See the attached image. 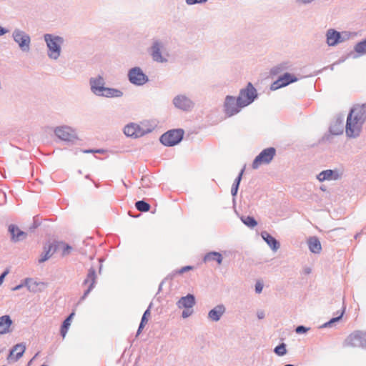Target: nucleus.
<instances>
[{
    "label": "nucleus",
    "mask_w": 366,
    "mask_h": 366,
    "mask_svg": "<svg viewBox=\"0 0 366 366\" xmlns=\"http://www.w3.org/2000/svg\"><path fill=\"white\" fill-rule=\"evenodd\" d=\"M81 152L85 154L94 153V149H83Z\"/></svg>",
    "instance_id": "680f3d73"
},
{
    "label": "nucleus",
    "mask_w": 366,
    "mask_h": 366,
    "mask_svg": "<svg viewBox=\"0 0 366 366\" xmlns=\"http://www.w3.org/2000/svg\"><path fill=\"white\" fill-rule=\"evenodd\" d=\"M287 64H288L287 62H282L280 64L272 67L269 71L270 75L276 76V75L279 74L280 73H281L282 71L287 69H288Z\"/></svg>",
    "instance_id": "f704fd0d"
},
{
    "label": "nucleus",
    "mask_w": 366,
    "mask_h": 366,
    "mask_svg": "<svg viewBox=\"0 0 366 366\" xmlns=\"http://www.w3.org/2000/svg\"><path fill=\"white\" fill-rule=\"evenodd\" d=\"M244 170H245V166H244L243 168L239 171L238 175L236 177V178L234 180L232 186H234L235 187H238V188L239 187Z\"/></svg>",
    "instance_id": "a19ab883"
},
{
    "label": "nucleus",
    "mask_w": 366,
    "mask_h": 366,
    "mask_svg": "<svg viewBox=\"0 0 366 366\" xmlns=\"http://www.w3.org/2000/svg\"><path fill=\"white\" fill-rule=\"evenodd\" d=\"M216 262L218 265L222 264L223 256L222 253L216 251H212L206 253L202 258V262L207 263L209 262Z\"/></svg>",
    "instance_id": "393cba45"
},
{
    "label": "nucleus",
    "mask_w": 366,
    "mask_h": 366,
    "mask_svg": "<svg viewBox=\"0 0 366 366\" xmlns=\"http://www.w3.org/2000/svg\"><path fill=\"white\" fill-rule=\"evenodd\" d=\"M136 123H129L126 125L124 128V134L129 137L134 138V134H135L136 129Z\"/></svg>",
    "instance_id": "c9c22d12"
},
{
    "label": "nucleus",
    "mask_w": 366,
    "mask_h": 366,
    "mask_svg": "<svg viewBox=\"0 0 366 366\" xmlns=\"http://www.w3.org/2000/svg\"><path fill=\"white\" fill-rule=\"evenodd\" d=\"M184 310L182 312V317L185 319L191 316L193 313L192 308H184Z\"/></svg>",
    "instance_id": "de8ad7c7"
},
{
    "label": "nucleus",
    "mask_w": 366,
    "mask_h": 366,
    "mask_svg": "<svg viewBox=\"0 0 366 366\" xmlns=\"http://www.w3.org/2000/svg\"><path fill=\"white\" fill-rule=\"evenodd\" d=\"M173 104L179 109L184 112L191 110L194 106V102L187 97L183 94H179L173 99Z\"/></svg>",
    "instance_id": "dca6fc26"
},
{
    "label": "nucleus",
    "mask_w": 366,
    "mask_h": 366,
    "mask_svg": "<svg viewBox=\"0 0 366 366\" xmlns=\"http://www.w3.org/2000/svg\"><path fill=\"white\" fill-rule=\"evenodd\" d=\"M265 315H264V311H259V312H257V317L258 319L259 320H262L264 317Z\"/></svg>",
    "instance_id": "052dcab7"
},
{
    "label": "nucleus",
    "mask_w": 366,
    "mask_h": 366,
    "mask_svg": "<svg viewBox=\"0 0 366 366\" xmlns=\"http://www.w3.org/2000/svg\"><path fill=\"white\" fill-rule=\"evenodd\" d=\"M163 44L159 41H154L151 47V55L152 59L157 62L163 63L167 62V59L162 55V49Z\"/></svg>",
    "instance_id": "a211bd4d"
},
{
    "label": "nucleus",
    "mask_w": 366,
    "mask_h": 366,
    "mask_svg": "<svg viewBox=\"0 0 366 366\" xmlns=\"http://www.w3.org/2000/svg\"><path fill=\"white\" fill-rule=\"evenodd\" d=\"M54 134L61 140L71 144L79 139L75 130L69 126L57 127L54 129Z\"/></svg>",
    "instance_id": "1a4fd4ad"
},
{
    "label": "nucleus",
    "mask_w": 366,
    "mask_h": 366,
    "mask_svg": "<svg viewBox=\"0 0 366 366\" xmlns=\"http://www.w3.org/2000/svg\"><path fill=\"white\" fill-rule=\"evenodd\" d=\"M259 97L256 88L251 82H248L247 86L240 89L238 98L244 107L253 103Z\"/></svg>",
    "instance_id": "20e7f679"
},
{
    "label": "nucleus",
    "mask_w": 366,
    "mask_h": 366,
    "mask_svg": "<svg viewBox=\"0 0 366 366\" xmlns=\"http://www.w3.org/2000/svg\"><path fill=\"white\" fill-rule=\"evenodd\" d=\"M57 240L47 241L43 245V251L38 259V263L41 264L47 261L58 250Z\"/></svg>",
    "instance_id": "4468645a"
},
{
    "label": "nucleus",
    "mask_w": 366,
    "mask_h": 366,
    "mask_svg": "<svg viewBox=\"0 0 366 366\" xmlns=\"http://www.w3.org/2000/svg\"><path fill=\"white\" fill-rule=\"evenodd\" d=\"M340 178V174L336 169L323 170L317 176V179L321 182L325 181L337 180Z\"/></svg>",
    "instance_id": "6ab92c4d"
},
{
    "label": "nucleus",
    "mask_w": 366,
    "mask_h": 366,
    "mask_svg": "<svg viewBox=\"0 0 366 366\" xmlns=\"http://www.w3.org/2000/svg\"><path fill=\"white\" fill-rule=\"evenodd\" d=\"M58 243H56L58 244V248L59 247V246H61L62 247V250H61V257H64L67 255H69L71 251L73 250V247L69 244L68 243H66L63 241H57Z\"/></svg>",
    "instance_id": "72a5a7b5"
},
{
    "label": "nucleus",
    "mask_w": 366,
    "mask_h": 366,
    "mask_svg": "<svg viewBox=\"0 0 366 366\" xmlns=\"http://www.w3.org/2000/svg\"><path fill=\"white\" fill-rule=\"evenodd\" d=\"M344 346L360 347L366 350V332H353L345 339Z\"/></svg>",
    "instance_id": "9d476101"
},
{
    "label": "nucleus",
    "mask_w": 366,
    "mask_h": 366,
    "mask_svg": "<svg viewBox=\"0 0 366 366\" xmlns=\"http://www.w3.org/2000/svg\"><path fill=\"white\" fill-rule=\"evenodd\" d=\"M169 277H165L159 284V288H158V292H160L162 290V286L164 283L166 282V280L168 279Z\"/></svg>",
    "instance_id": "4d7b16f0"
},
{
    "label": "nucleus",
    "mask_w": 366,
    "mask_h": 366,
    "mask_svg": "<svg viewBox=\"0 0 366 366\" xmlns=\"http://www.w3.org/2000/svg\"><path fill=\"white\" fill-rule=\"evenodd\" d=\"M312 269L310 267H306L304 269V274H309L311 273Z\"/></svg>",
    "instance_id": "69168bd1"
},
{
    "label": "nucleus",
    "mask_w": 366,
    "mask_h": 366,
    "mask_svg": "<svg viewBox=\"0 0 366 366\" xmlns=\"http://www.w3.org/2000/svg\"><path fill=\"white\" fill-rule=\"evenodd\" d=\"M9 31L7 29L0 26V36H4V34H7Z\"/></svg>",
    "instance_id": "6e6d98bb"
},
{
    "label": "nucleus",
    "mask_w": 366,
    "mask_h": 366,
    "mask_svg": "<svg viewBox=\"0 0 366 366\" xmlns=\"http://www.w3.org/2000/svg\"><path fill=\"white\" fill-rule=\"evenodd\" d=\"M240 219L247 227L250 229H254L258 224L257 221L253 216H242Z\"/></svg>",
    "instance_id": "7c9ffc66"
},
{
    "label": "nucleus",
    "mask_w": 366,
    "mask_h": 366,
    "mask_svg": "<svg viewBox=\"0 0 366 366\" xmlns=\"http://www.w3.org/2000/svg\"><path fill=\"white\" fill-rule=\"evenodd\" d=\"M9 273V269L6 268L1 274H0V286L2 285L6 276Z\"/></svg>",
    "instance_id": "603ef678"
},
{
    "label": "nucleus",
    "mask_w": 366,
    "mask_h": 366,
    "mask_svg": "<svg viewBox=\"0 0 366 366\" xmlns=\"http://www.w3.org/2000/svg\"><path fill=\"white\" fill-rule=\"evenodd\" d=\"M299 80L295 74L285 72L280 75L270 85V90L275 91L280 88L288 86L290 84L295 83Z\"/></svg>",
    "instance_id": "ddd939ff"
},
{
    "label": "nucleus",
    "mask_w": 366,
    "mask_h": 366,
    "mask_svg": "<svg viewBox=\"0 0 366 366\" xmlns=\"http://www.w3.org/2000/svg\"><path fill=\"white\" fill-rule=\"evenodd\" d=\"M196 304L195 296L193 294H187L186 296L182 297L177 305L179 308H192Z\"/></svg>",
    "instance_id": "5701e85b"
},
{
    "label": "nucleus",
    "mask_w": 366,
    "mask_h": 366,
    "mask_svg": "<svg viewBox=\"0 0 366 366\" xmlns=\"http://www.w3.org/2000/svg\"><path fill=\"white\" fill-rule=\"evenodd\" d=\"M124 93L122 90L116 88L108 87L107 89L105 98H119L123 96Z\"/></svg>",
    "instance_id": "2f4dec72"
},
{
    "label": "nucleus",
    "mask_w": 366,
    "mask_h": 366,
    "mask_svg": "<svg viewBox=\"0 0 366 366\" xmlns=\"http://www.w3.org/2000/svg\"><path fill=\"white\" fill-rule=\"evenodd\" d=\"M310 330V327H307L305 325H298L296 327L295 331L297 334H305Z\"/></svg>",
    "instance_id": "a18cd8bd"
},
{
    "label": "nucleus",
    "mask_w": 366,
    "mask_h": 366,
    "mask_svg": "<svg viewBox=\"0 0 366 366\" xmlns=\"http://www.w3.org/2000/svg\"><path fill=\"white\" fill-rule=\"evenodd\" d=\"M336 230H337V229H332V230L327 232V233L325 234V237L328 239L334 240L333 234Z\"/></svg>",
    "instance_id": "864d4df0"
},
{
    "label": "nucleus",
    "mask_w": 366,
    "mask_h": 366,
    "mask_svg": "<svg viewBox=\"0 0 366 366\" xmlns=\"http://www.w3.org/2000/svg\"><path fill=\"white\" fill-rule=\"evenodd\" d=\"M274 352L280 356H284L287 353V345L284 342L280 343L274 349Z\"/></svg>",
    "instance_id": "e433bc0d"
},
{
    "label": "nucleus",
    "mask_w": 366,
    "mask_h": 366,
    "mask_svg": "<svg viewBox=\"0 0 366 366\" xmlns=\"http://www.w3.org/2000/svg\"><path fill=\"white\" fill-rule=\"evenodd\" d=\"M6 194L1 191H0V199H1L4 202L6 201Z\"/></svg>",
    "instance_id": "e2e57ef3"
},
{
    "label": "nucleus",
    "mask_w": 366,
    "mask_h": 366,
    "mask_svg": "<svg viewBox=\"0 0 366 366\" xmlns=\"http://www.w3.org/2000/svg\"><path fill=\"white\" fill-rule=\"evenodd\" d=\"M344 117L338 115L335 121L332 122L329 128V132L332 135H340L343 133Z\"/></svg>",
    "instance_id": "4be33fe9"
},
{
    "label": "nucleus",
    "mask_w": 366,
    "mask_h": 366,
    "mask_svg": "<svg viewBox=\"0 0 366 366\" xmlns=\"http://www.w3.org/2000/svg\"><path fill=\"white\" fill-rule=\"evenodd\" d=\"M41 217L39 214L35 215L33 217L32 224L29 227V232H34L36 228H38L41 225Z\"/></svg>",
    "instance_id": "4c0bfd02"
},
{
    "label": "nucleus",
    "mask_w": 366,
    "mask_h": 366,
    "mask_svg": "<svg viewBox=\"0 0 366 366\" xmlns=\"http://www.w3.org/2000/svg\"><path fill=\"white\" fill-rule=\"evenodd\" d=\"M307 244L310 251L314 254H320L322 251V245L319 238L311 236L307 239Z\"/></svg>",
    "instance_id": "a878e982"
},
{
    "label": "nucleus",
    "mask_w": 366,
    "mask_h": 366,
    "mask_svg": "<svg viewBox=\"0 0 366 366\" xmlns=\"http://www.w3.org/2000/svg\"><path fill=\"white\" fill-rule=\"evenodd\" d=\"M263 283L259 281H257L255 284V292L257 294L261 293L263 290Z\"/></svg>",
    "instance_id": "8fccbe9b"
},
{
    "label": "nucleus",
    "mask_w": 366,
    "mask_h": 366,
    "mask_svg": "<svg viewBox=\"0 0 366 366\" xmlns=\"http://www.w3.org/2000/svg\"><path fill=\"white\" fill-rule=\"evenodd\" d=\"M260 236L273 252L277 251L280 247V242L267 231H262Z\"/></svg>",
    "instance_id": "412c9836"
},
{
    "label": "nucleus",
    "mask_w": 366,
    "mask_h": 366,
    "mask_svg": "<svg viewBox=\"0 0 366 366\" xmlns=\"http://www.w3.org/2000/svg\"><path fill=\"white\" fill-rule=\"evenodd\" d=\"M91 92L97 97H104L108 87L105 86V80L102 76L98 75L96 77L89 79Z\"/></svg>",
    "instance_id": "f8f14e48"
},
{
    "label": "nucleus",
    "mask_w": 366,
    "mask_h": 366,
    "mask_svg": "<svg viewBox=\"0 0 366 366\" xmlns=\"http://www.w3.org/2000/svg\"><path fill=\"white\" fill-rule=\"evenodd\" d=\"M354 51L357 53L354 57L366 54V38L358 41L354 46Z\"/></svg>",
    "instance_id": "c756f323"
},
{
    "label": "nucleus",
    "mask_w": 366,
    "mask_h": 366,
    "mask_svg": "<svg viewBox=\"0 0 366 366\" xmlns=\"http://www.w3.org/2000/svg\"><path fill=\"white\" fill-rule=\"evenodd\" d=\"M332 327V324L330 323V320L324 323L320 328H327V327Z\"/></svg>",
    "instance_id": "bf43d9fd"
},
{
    "label": "nucleus",
    "mask_w": 366,
    "mask_h": 366,
    "mask_svg": "<svg viewBox=\"0 0 366 366\" xmlns=\"http://www.w3.org/2000/svg\"><path fill=\"white\" fill-rule=\"evenodd\" d=\"M44 39L48 49V56L51 59H57L61 54V45L64 41V38L51 34H45Z\"/></svg>",
    "instance_id": "f03ea898"
},
{
    "label": "nucleus",
    "mask_w": 366,
    "mask_h": 366,
    "mask_svg": "<svg viewBox=\"0 0 366 366\" xmlns=\"http://www.w3.org/2000/svg\"><path fill=\"white\" fill-rule=\"evenodd\" d=\"M244 107L238 97L226 96L224 102V112L227 117H230L238 114Z\"/></svg>",
    "instance_id": "423d86ee"
},
{
    "label": "nucleus",
    "mask_w": 366,
    "mask_h": 366,
    "mask_svg": "<svg viewBox=\"0 0 366 366\" xmlns=\"http://www.w3.org/2000/svg\"><path fill=\"white\" fill-rule=\"evenodd\" d=\"M75 313L74 312H71L66 318L65 320L61 322V327H60V335L64 338L71 325L72 319L74 316Z\"/></svg>",
    "instance_id": "c85d7f7f"
},
{
    "label": "nucleus",
    "mask_w": 366,
    "mask_h": 366,
    "mask_svg": "<svg viewBox=\"0 0 366 366\" xmlns=\"http://www.w3.org/2000/svg\"><path fill=\"white\" fill-rule=\"evenodd\" d=\"M350 32L347 31H338L335 29H330L326 33V41L328 46H335L337 44L348 40Z\"/></svg>",
    "instance_id": "0eeeda50"
},
{
    "label": "nucleus",
    "mask_w": 366,
    "mask_h": 366,
    "mask_svg": "<svg viewBox=\"0 0 366 366\" xmlns=\"http://www.w3.org/2000/svg\"><path fill=\"white\" fill-rule=\"evenodd\" d=\"M47 284L44 282L35 281L33 278L32 280L26 285L27 290L33 293L41 292L46 288Z\"/></svg>",
    "instance_id": "bb28decb"
},
{
    "label": "nucleus",
    "mask_w": 366,
    "mask_h": 366,
    "mask_svg": "<svg viewBox=\"0 0 366 366\" xmlns=\"http://www.w3.org/2000/svg\"><path fill=\"white\" fill-rule=\"evenodd\" d=\"M136 209L141 212H147L151 209V205L144 199L138 200L135 202Z\"/></svg>",
    "instance_id": "473e14b6"
},
{
    "label": "nucleus",
    "mask_w": 366,
    "mask_h": 366,
    "mask_svg": "<svg viewBox=\"0 0 366 366\" xmlns=\"http://www.w3.org/2000/svg\"><path fill=\"white\" fill-rule=\"evenodd\" d=\"M12 38L23 52H28L30 50L31 38L25 31L15 29L12 33Z\"/></svg>",
    "instance_id": "9b49d317"
},
{
    "label": "nucleus",
    "mask_w": 366,
    "mask_h": 366,
    "mask_svg": "<svg viewBox=\"0 0 366 366\" xmlns=\"http://www.w3.org/2000/svg\"><path fill=\"white\" fill-rule=\"evenodd\" d=\"M136 129H135V134H134V139L142 137L146 134H147L149 132H150L149 129L147 131L144 130L143 128H142L139 124H136Z\"/></svg>",
    "instance_id": "ea45409f"
},
{
    "label": "nucleus",
    "mask_w": 366,
    "mask_h": 366,
    "mask_svg": "<svg viewBox=\"0 0 366 366\" xmlns=\"http://www.w3.org/2000/svg\"><path fill=\"white\" fill-rule=\"evenodd\" d=\"M152 303L151 302L147 309L144 311V312L143 313V315L142 317V319H141V321H143L146 323L148 322V320H149V317H150L151 315V308H152Z\"/></svg>",
    "instance_id": "37998d69"
},
{
    "label": "nucleus",
    "mask_w": 366,
    "mask_h": 366,
    "mask_svg": "<svg viewBox=\"0 0 366 366\" xmlns=\"http://www.w3.org/2000/svg\"><path fill=\"white\" fill-rule=\"evenodd\" d=\"M105 152L103 149H94V153L104 154Z\"/></svg>",
    "instance_id": "0e129e2a"
},
{
    "label": "nucleus",
    "mask_w": 366,
    "mask_h": 366,
    "mask_svg": "<svg viewBox=\"0 0 366 366\" xmlns=\"http://www.w3.org/2000/svg\"><path fill=\"white\" fill-rule=\"evenodd\" d=\"M184 135V130L183 129H169L160 136L159 142L165 147H174L182 141Z\"/></svg>",
    "instance_id": "7ed1b4c3"
},
{
    "label": "nucleus",
    "mask_w": 366,
    "mask_h": 366,
    "mask_svg": "<svg viewBox=\"0 0 366 366\" xmlns=\"http://www.w3.org/2000/svg\"><path fill=\"white\" fill-rule=\"evenodd\" d=\"M13 320L10 315H4L0 317V335H6L12 332L11 327L13 325Z\"/></svg>",
    "instance_id": "aec40b11"
},
{
    "label": "nucleus",
    "mask_w": 366,
    "mask_h": 366,
    "mask_svg": "<svg viewBox=\"0 0 366 366\" xmlns=\"http://www.w3.org/2000/svg\"><path fill=\"white\" fill-rule=\"evenodd\" d=\"M277 150L274 147H270L264 149L260 153L255 157L252 163V168L257 169L262 164H268L274 159L276 155Z\"/></svg>",
    "instance_id": "39448f33"
},
{
    "label": "nucleus",
    "mask_w": 366,
    "mask_h": 366,
    "mask_svg": "<svg viewBox=\"0 0 366 366\" xmlns=\"http://www.w3.org/2000/svg\"><path fill=\"white\" fill-rule=\"evenodd\" d=\"M194 269V267L193 266H191V265H187V266H184L182 267H181L180 269H177L175 271V272L177 274H184V272H189L190 270H192Z\"/></svg>",
    "instance_id": "49530a36"
},
{
    "label": "nucleus",
    "mask_w": 366,
    "mask_h": 366,
    "mask_svg": "<svg viewBox=\"0 0 366 366\" xmlns=\"http://www.w3.org/2000/svg\"><path fill=\"white\" fill-rule=\"evenodd\" d=\"M208 0H185L187 4L194 5L206 3Z\"/></svg>",
    "instance_id": "09e8293b"
},
{
    "label": "nucleus",
    "mask_w": 366,
    "mask_h": 366,
    "mask_svg": "<svg viewBox=\"0 0 366 366\" xmlns=\"http://www.w3.org/2000/svg\"><path fill=\"white\" fill-rule=\"evenodd\" d=\"M8 232L10 234V240L13 243H17L26 239L28 234L22 231L16 224H11L8 227Z\"/></svg>",
    "instance_id": "f3484780"
},
{
    "label": "nucleus",
    "mask_w": 366,
    "mask_h": 366,
    "mask_svg": "<svg viewBox=\"0 0 366 366\" xmlns=\"http://www.w3.org/2000/svg\"><path fill=\"white\" fill-rule=\"evenodd\" d=\"M314 0H297V2L302 4H308L312 2Z\"/></svg>",
    "instance_id": "13d9d810"
},
{
    "label": "nucleus",
    "mask_w": 366,
    "mask_h": 366,
    "mask_svg": "<svg viewBox=\"0 0 366 366\" xmlns=\"http://www.w3.org/2000/svg\"><path fill=\"white\" fill-rule=\"evenodd\" d=\"M345 309H346V307L343 304L341 311L340 312V311L337 312V313L339 314V315L337 316H336V317H332L330 320V323L332 324V326L335 323L340 322L342 320V317H343V315H344V314L345 312Z\"/></svg>",
    "instance_id": "58836bf2"
},
{
    "label": "nucleus",
    "mask_w": 366,
    "mask_h": 366,
    "mask_svg": "<svg viewBox=\"0 0 366 366\" xmlns=\"http://www.w3.org/2000/svg\"><path fill=\"white\" fill-rule=\"evenodd\" d=\"M139 360V357H138L136 360H135V362L133 365V366H139V364H138V361Z\"/></svg>",
    "instance_id": "338daca9"
},
{
    "label": "nucleus",
    "mask_w": 366,
    "mask_h": 366,
    "mask_svg": "<svg viewBox=\"0 0 366 366\" xmlns=\"http://www.w3.org/2000/svg\"><path fill=\"white\" fill-rule=\"evenodd\" d=\"M147 324V323H146L143 321H140V323L139 325V327H138V329H137V331L136 333V337H137L141 334V332H142V330H144V328Z\"/></svg>",
    "instance_id": "3c124183"
},
{
    "label": "nucleus",
    "mask_w": 366,
    "mask_h": 366,
    "mask_svg": "<svg viewBox=\"0 0 366 366\" xmlns=\"http://www.w3.org/2000/svg\"><path fill=\"white\" fill-rule=\"evenodd\" d=\"M141 183L144 187H149L151 184V178L149 174L143 175L141 178Z\"/></svg>",
    "instance_id": "c03bdc74"
},
{
    "label": "nucleus",
    "mask_w": 366,
    "mask_h": 366,
    "mask_svg": "<svg viewBox=\"0 0 366 366\" xmlns=\"http://www.w3.org/2000/svg\"><path fill=\"white\" fill-rule=\"evenodd\" d=\"M129 81L135 86H143L149 81L148 76L139 66H134L129 69L127 73Z\"/></svg>",
    "instance_id": "6e6552de"
},
{
    "label": "nucleus",
    "mask_w": 366,
    "mask_h": 366,
    "mask_svg": "<svg viewBox=\"0 0 366 366\" xmlns=\"http://www.w3.org/2000/svg\"><path fill=\"white\" fill-rule=\"evenodd\" d=\"M26 350V346L24 343H19L15 345L10 350L9 356L14 355V352H16L14 357H11L14 361L19 360L24 355Z\"/></svg>",
    "instance_id": "cd10ccee"
},
{
    "label": "nucleus",
    "mask_w": 366,
    "mask_h": 366,
    "mask_svg": "<svg viewBox=\"0 0 366 366\" xmlns=\"http://www.w3.org/2000/svg\"><path fill=\"white\" fill-rule=\"evenodd\" d=\"M226 308L224 305L220 304L209 310L208 318L214 322L219 321L223 314L225 312Z\"/></svg>",
    "instance_id": "b1692460"
},
{
    "label": "nucleus",
    "mask_w": 366,
    "mask_h": 366,
    "mask_svg": "<svg viewBox=\"0 0 366 366\" xmlns=\"http://www.w3.org/2000/svg\"><path fill=\"white\" fill-rule=\"evenodd\" d=\"M31 280H32V278H30V277L25 278L24 280H21L20 284H19V285H16L15 287H12L11 290L12 291H17V290H19L20 289H21L24 287H26V285H28V283H29V282L31 281Z\"/></svg>",
    "instance_id": "79ce46f5"
},
{
    "label": "nucleus",
    "mask_w": 366,
    "mask_h": 366,
    "mask_svg": "<svg viewBox=\"0 0 366 366\" xmlns=\"http://www.w3.org/2000/svg\"><path fill=\"white\" fill-rule=\"evenodd\" d=\"M366 121V104L352 107L347 117L345 132L349 138L360 136Z\"/></svg>",
    "instance_id": "f257e3e1"
},
{
    "label": "nucleus",
    "mask_w": 366,
    "mask_h": 366,
    "mask_svg": "<svg viewBox=\"0 0 366 366\" xmlns=\"http://www.w3.org/2000/svg\"><path fill=\"white\" fill-rule=\"evenodd\" d=\"M89 282L87 289L84 292L83 295L80 297L79 301H83L89 295L91 291L94 288L97 282L96 269L94 267H91L88 269L86 278L83 281L82 285H86Z\"/></svg>",
    "instance_id": "2eb2a0df"
},
{
    "label": "nucleus",
    "mask_w": 366,
    "mask_h": 366,
    "mask_svg": "<svg viewBox=\"0 0 366 366\" xmlns=\"http://www.w3.org/2000/svg\"><path fill=\"white\" fill-rule=\"evenodd\" d=\"M238 190H239L238 187H235L232 185L231 194H232L233 199H234L237 197V193H238Z\"/></svg>",
    "instance_id": "5fc2aeb1"
},
{
    "label": "nucleus",
    "mask_w": 366,
    "mask_h": 366,
    "mask_svg": "<svg viewBox=\"0 0 366 366\" xmlns=\"http://www.w3.org/2000/svg\"><path fill=\"white\" fill-rule=\"evenodd\" d=\"M99 262H100V265H99V273L101 272V270H102V259L99 258Z\"/></svg>",
    "instance_id": "774afa93"
}]
</instances>
